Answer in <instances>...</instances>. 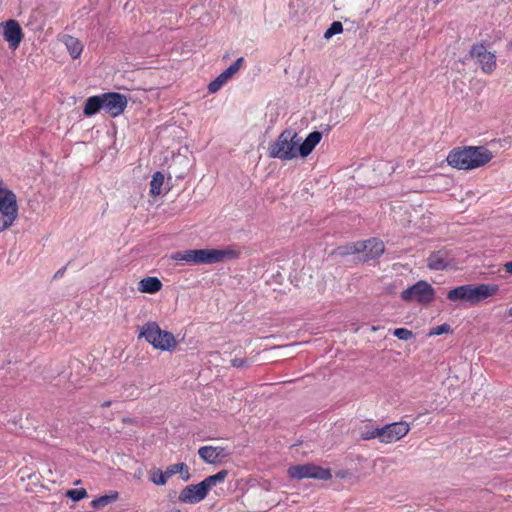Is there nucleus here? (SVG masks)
Returning <instances> with one entry per match:
<instances>
[{
	"label": "nucleus",
	"instance_id": "nucleus-1",
	"mask_svg": "<svg viewBox=\"0 0 512 512\" xmlns=\"http://www.w3.org/2000/svg\"><path fill=\"white\" fill-rule=\"evenodd\" d=\"M493 159V153L483 146H464L452 149L446 158L449 166L458 170L482 167Z\"/></svg>",
	"mask_w": 512,
	"mask_h": 512
},
{
	"label": "nucleus",
	"instance_id": "nucleus-2",
	"mask_svg": "<svg viewBox=\"0 0 512 512\" xmlns=\"http://www.w3.org/2000/svg\"><path fill=\"white\" fill-rule=\"evenodd\" d=\"M236 256L237 253L231 249H190L175 252L172 259L183 263L213 264Z\"/></svg>",
	"mask_w": 512,
	"mask_h": 512
},
{
	"label": "nucleus",
	"instance_id": "nucleus-3",
	"mask_svg": "<svg viewBox=\"0 0 512 512\" xmlns=\"http://www.w3.org/2000/svg\"><path fill=\"white\" fill-rule=\"evenodd\" d=\"M228 476L227 470H221L214 475L206 477L198 484H191L184 487L178 497L179 502L196 504L205 499L210 489L221 484Z\"/></svg>",
	"mask_w": 512,
	"mask_h": 512
},
{
	"label": "nucleus",
	"instance_id": "nucleus-4",
	"mask_svg": "<svg viewBox=\"0 0 512 512\" xmlns=\"http://www.w3.org/2000/svg\"><path fill=\"white\" fill-rule=\"evenodd\" d=\"M300 141L301 138L296 132L292 129H286L270 144L268 155L271 158L292 160L298 156L297 147Z\"/></svg>",
	"mask_w": 512,
	"mask_h": 512
},
{
	"label": "nucleus",
	"instance_id": "nucleus-5",
	"mask_svg": "<svg viewBox=\"0 0 512 512\" xmlns=\"http://www.w3.org/2000/svg\"><path fill=\"white\" fill-rule=\"evenodd\" d=\"M139 337H144L154 348L162 351H172L177 346L174 335L162 330L154 321L147 322L142 326Z\"/></svg>",
	"mask_w": 512,
	"mask_h": 512
},
{
	"label": "nucleus",
	"instance_id": "nucleus-6",
	"mask_svg": "<svg viewBox=\"0 0 512 512\" xmlns=\"http://www.w3.org/2000/svg\"><path fill=\"white\" fill-rule=\"evenodd\" d=\"M18 216L17 198L13 191L0 182V232L10 228Z\"/></svg>",
	"mask_w": 512,
	"mask_h": 512
},
{
	"label": "nucleus",
	"instance_id": "nucleus-7",
	"mask_svg": "<svg viewBox=\"0 0 512 512\" xmlns=\"http://www.w3.org/2000/svg\"><path fill=\"white\" fill-rule=\"evenodd\" d=\"M435 290L424 280L417 281L414 285L401 292V299L405 302H417L420 305H429L434 301Z\"/></svg>",
	"mask_w": 512,
	"mask_h": 512
},
{
	"label": "nucleus",
	"instance_id": "nucleus-8",
	"mask_svg": "<svg viewBox=\"0 0 512 512\" xmlns=\"http://www.w3.org/2000/svg\"><path fill=\"white\" fill-rule=\"evenodd\" d=\"M288 476L292 479L313 478L318 480H330L332 478L331 470L322 468L313 463L291 466L287 470Z\"/></svg>",
	"mask_w": 512,
	"mask_h": 512
},
{
	"label": "nucleus",
	"instance_id": "nucleus-9",
	"mask_svg": "<svg viewBox=\"0 0 512 512\" xmlns=\"http://www.w3.org/2000/svg\"><path fill=\"white\" fill-rule=\"evenodd\" d=\"M103 110L112 118L121 115L127 107L128 100L123 94L107 92L102 94Z\"/></svg>",
	"mask_w": 512,
	"mask_h": 512
},
{
	"label": "nucleus",
	"instance_id": "nucleus-10",
	"mask_svg": "<svg viewBox=\"0 0 512 512\" xmlns=\"http://www.w3.org/2000/svg\"><path fill=\"white\" fill-rule=\"evenodd\" d=\"M384 243L376 238L362 242H356L351 246L354 253H364V260H371L380 257L384 253Z\"/></svg>",
	"mask_w": 512,
	"mask_h": 512
},
{
	"label": "nucleus",
	"instance_id": "nucleus-11",
	"mask_svg": "<svg viewBox=\"0 0 512 512\" xmlns=\"http://www.w3.org/2000/svg\"><path fill=\"white\" fill-rule=\"evenodd\" d=\"M470 55L477 59L484 73L491 74L496 69V55L487 51L483 44H474L471 47Z\"/></svg>",
	"mask_w": 512,
	"mask_h": 512
},
{
	"label": "nucleus",
	"instance_id": "nucleus-12",
	"mask_svg": "<svg viewBox=\"0 0 512 512\" xmlns=\"http://www.w3.org/2000/svg\"><path fill=\"white\" fill-rule=\"evenodd\" d=\"M2 35L8 42L9 48L15 50L23 40L24 33L17 20L9 19L1 23Z\"/></svg>",
	"mask_w": 512,
	"mask_h": 512
},
{
	"label": "nucleus",
	"instance_id": "nucleus-13",
	"mask_svg": "<svg viewBox=\"0 0 512 512\" xmlns=\"http://www.w3.org/2000/svg\"><path fill=\"white\" fill-rule=\"evenodd\" d=\"M409 431L410 426L404 421L387 424L381 427V443L389 444L396 442L406 436Z\"/></svg>",
	"mask_w": 512,
	"mask_h": 512
},
{
	"label": "nucleus",
	"instance_id": "nucleus-14",
	"mask_svg": "<svg viewBox=\"0 0 512 512\" xmlns=\"http://www.w3.org/2000/svg\"><path fill=\"white\" fill-rule=\"evenodd\" d=\"M499 290L496 284H470L471 306L478 305L486 299L494 296Z\"/></svg>",
	"mask_w": 512,
	"mask_h": 512
},
{
	"label": "nucleus",
	"instance_id": "nucleus-15",
	"mask_svg": "<svg viewBox=\"0 0 512 512\" xmlns=\"http://www.w3.org/2000/svg\"><path fill=\"white\" fill-rule=\"evenodd\" d=\"M198 455L208 464H218L230 454L224 447L207 445L198 449Z\"/></svg>",
	"mask_w": 512,
	"mask_h": 512
},
{
	"label": "nucleus",
	"instance_id": "nucleus-16",
	"mask_svg": "<svg viewBox=\"0 0 512 512\" xmlns=\"http://www.w3.org/2000/svg\"><path fill=\"white\" fill-rule=\"evenodd\" d=\"M451 259L444 251H436L427 259V266L431 270H444L450 266Z\"/></svg>",
	"mask_w": 512,
	"mask_h": 512
},
{
	"label": "nucleus",
	"instance_id": "nucleus-17",
	"mask_svg": "<svg viewBox=\"0 0 512 512\" xmlns=\"http://www.w3.org/2000/svg\"><path fill=\"white\" fill-rule=\"evenodd\" d=\"M447 299L451 302H463L471 306L470 284L457 286L449 290Z\"/></svg>",
	"mask_w": 512,
	"mask_h": 512
},
{
	"label": "nucleus",
	"instance_id": "nucleus-18",
	"mask_svg": "<svg viewBox=\"0 0 512 512\" xmlns=\"http://www.w3.org/2000/svg\"><path fill=\"white\" fill-rule=\"evenodd\" d=\"M322 134L318 131L311 132L306 139L297 147L298 155L308 156L315 146L321 141Z\"/></svg>",
	"mask_w": 512,
	"mask_h": 512
},
{
	"label": "nucleus",
	"instance_id": "nucleus-19",
	"mask_svg": "<svg viewBox=\"0 0 512 512\" xmlns=\"http://www.w3.org/2000/svg\"><path fill=\"white\" fill-rule=\"evenodd\" d=\"M162 282L157 277H145L138 283V290L142 293L154 294L162 289Z\"/></svg>",
	"mask_w": 512,
	"mask_h": 512
},
{
	"label": "nucleus",
	"instance_id": "nucleus-20",
	"mask_svg": "<svg viewBox=\"0 0 512 512\" xmlns=\"http://www.w3.org/2000/svg\"><path fill=\"white\" fill-rule=\"evenodd\" d=\"M179 473L183 481H188L190 479L189 468L185 463H176L166 467L165 471H163V475L168 481L173 475Z\"/></svg>",
	"mask_w": 512,
	"mask_h": 512
},
{
	"label": "nucleus",
	"instance_id": "nucleus-21",
	"mask_svg": "<svg viewBox=\"0 0 512 512\" xmlns=\"http://www.w3.org/2000/svg\"><path fill=\"white\" fill-rule=\"evenodd\" d=\"M100 110H103L102 94L89 97L84 105L83 114L86 117L97 114Z\"/></svg>",
	"mask_w": 512,
	"mask_h": 512
},
{
	"label": "nucleus",
	"instance_id": "nucleus-22",
	"mask_svg": "<svg viewBox=\"0 0 512 512\" xmlns=\"http://www.w3.org/2000/svg\"><path fill=\"white\" fill-rule=\"evenodd\" d=\"M65 45L73 59L78 58L83 51L82 43L73 36H66Z\"/></svg>",
	"mask_w": 512,
	"mask_h": 512
},
{
	"label": "nucleus",
	"instance_id": "nucleus-23",
	"mask_svg": "<svg viewBox=\"0 0 512 512\" xmlns=\"http://www.w3.org/2000/svg\"><path fill=\"white\" fill-rule=\"evenodd\" d=\"M164 183V175L161 172H155L150 182V195L156 197L161 193V187Z\"/></svg>",
	"mask_w": 512,
	"mask_h": 512
},
{
	"label": "nucleus",
	"instance_id": "nucleus-24",
	"mask_svg": "<svg viewBox=\"0 0 512 512\" xmlns=\"http://www.w3.org/2000/svg\"><path fill=\"white\" fill-rule=\"evenodd\" d=\"M118 499V492H114L110 495H103V496H100L94 500H92L91 502V505L92 507L94 508H102V507H105L106 505L116 501Z\"/></svg>",
	"mask_w": 512,
	"mask_h": 512
},
{
	"label": "nucleus",
	"instance_id": "nucleus-25",
	"mask_svg": "<svg viewBox=\"0 0 512 512\" xmlns=\"http://www.w3.org/2000/svg\"><path fill=\"white\" fill-rule=\"evenodd\" d=\"M149 480L157 486H164L167 483L160 468H153L149 471Z\"/></svg>",
	"mask_w": 512,
	"mask_h": 512
},
{
	"label": "nucleus",
	"instance_id": "nucleus-26",
	"mask_svg": "<svg viewBox=\"0 0 512 512\" xmlns=\"http://www.w3.org/2000/svg\"><path fill=\"white\" fill-rule=\"evenodd\" d=\"M361 438L363 440H371L378 438L381 442V428H373L366 426L364 429L361 430Z\"/></svg>",
	"mask_w": 512,
	"mask_h": 512
},
{
	"label": "nucleus",
	"instance_id": "nucleus-27",
	"mask_svg": "<svg viewBox=\"0 0 512 512\" xmlns=\"http://www.w3.org/2000/svg\"><path fill=\"white\" fill-rule=\"evenodd\" d=\"M244 63V58H238L234 63H232L226 70L222 72V74L229 80L232 78L242 67Z\"/></svg>",
	"mask_w": 512,
	"mask_h": 512
},
{
	"label": "nucleus",
	"instance_id": "nucleus-28",
	"mask_svg": "<svg viewBox=\"0 0 512 512\" xmlns=\"http://www.w3.org/2000/svg\"><path fill=\"white\" fill-rule=\"evenodd\" d=\"M228 79L221 73L215 80L211 81L208 85V91L211 94L218 92Z\"/></svg>",
	"mask_w": 512,
	"mask_h": 512
},
{
	"label": "nucleus",
	"instance_id": "nucleus-29",
	"mask_svg": "<svg viewBox=\"0 0 512 512\" xmlns=\"http://www.w3.org/2000/svg\"><path fill=\"white\" fill-rule=\"evenodd\" d=\"M343 31V25L339 21H334L330 27L325 31L324 38L329 39L333 35L339 34Z\"/></svg>",
	"mask_w": 512,
	"mask_h": 512
},
{
	"label": "nucleus",
	"instance_id": "nucleus-30",
	"mask_svg": "<svg viewBox=\"0 0 512 512\" xmlns=\"http://www.w3.org/2000/svg\"><path fill=\"white\" fill-rule=\"evenodd\" d=\"M452 332L451 326L448 323H443L429 330L428 336L442 335Z\"/></svg>",
	"mask_w": 512,
	"mask_h": 512
},
{
	"label": "nucleus",
	"instance_id": "nucleus-31",
	"mask_svg": "<svg viewBox=\"0 0 512 512\" xmlns=\"http://www.w3.org/2000/svg\"><path fill=\"white\" fill-rule=\"evenodd\" d=\"M67 496L73 501H80L87 497V491L84 488L71 489L67 491Z\"/></svg>",
	"mask_w": 512,
	"mask_h": 512
},
{
	"label": "nucleus",
	"instance_id": "nucleus-32",
	"mask_svg": "<svg viewBox=\"0 0 512 512\" xmlns=\"http://www.w3.org/2000/svg\"><path fill=\"white\" fill-rule=\"evenodd\" d=\"M393 335L397 337L400 340H410L413 338L414 334L411 330H408L406 328H396L393 332Z\"/></svg>",
	"mask_w": 512,
	"mask_h": 512
},
{
	"label": "nucleus",
	"instance_id": "nucleus-33",
	"mask_svg": "<svg viewBox=\"0 0 512 512\" xmlns=\"http://www.w3.org/2000/svg\"><path fill=\"white\" fill-rule=\"evenodd\" d=\"M231 365L235 368H244L249 365L248 361L244 358H234L231 360Z\"/></svg>",
	"mask_w": 512,
	"mask_h": 512
},
{
	"label": "nucleus",
	"instance_id": "nucleus-34",
	"mask_svg": "<svg viewBox=\"0 0 512 512\" xmlns=\"http://www.w3.org/2000/svg\"><path fill=\"white\" fill-rule=\"evenodd\" d=\"M66 268H67L66 266H64V267L60 268V269H59V270L54 274L53 278H54V279H59V278L63 277V275H64V273H65V271H66Z\"/></svg>",
	"mask_w": 512,
	"mask_h": 512
},
{
	"label": "nucleus",
	"instance_id": "nucleus-35",
	"mask_svg": "<svg viewBox=\"0 0 512 512\" xmlns=\"http://www.w3.org/2000/svg\"><path fill=\"white\" fill-rule=\"evenodd\" d=\"M504 270H505L507 273L512 274V261L506 262V263L504 264Z\"/></svg>",
	"mask_w": 512,
	"mask_h": 512
},
{
	"label": "nucleus",
	"instance_id": "nucleus-36",
	"mask_svg": "<svg viewBox=\"0 0 512 512\" xmlns=\"http://www.w3.org/2000/svg\"><path fill=\"white\" fill-rule=\"evenodd\" d=\"M111 405V401H106L102 404V407H109Z\"/></svg>",
	"mask_w": 512,
	"mask_h": 512
},
{
	"label": "nucleus",
	"instance_id": "nucleus-37",
	"mask_svg": "<svg viewBox=\"0 0 512 512\" xmlns=\"http://www.w3.org/2000/svg\"><path fill=\"white\" fill-rule=\"evenodd\" d=\"M432 1H433V3H434L435 5H437V4H439L440 2H442L443 0H432Z\"/></svg>",
	"mask_w": 512,
	"mask_h": 512
},
{
	"label": "nucleus",
	"instance_id": "nucleus-38",
	"mask_svg": "<svg viewBox=\"0 0 512 512\" xmlns=\"http://www.w3.org/2000/svg\"><path fill=\"white\" fill-rule=\"evenodd\" d=\"M508 314H509V316L512 317V307L509 309Z\"/></svg>",
	"mask_w": 512,
	"mask_h": 512
},
{
	"label": "nucleus",
	"instance_id": "nucleus-39",
	"mask_svg": "<svg viewBox=\"0 0 512 512\" xmlns=\"http://www.w3.org/2000/svg\"><path fill=\"white\" fill-rule=\"evenodd\" d=\"M171 512H181L179 509H173Z\"/></svg>",
	"mask_w": 512,
	"mask_h": 512
}]
</instances>
